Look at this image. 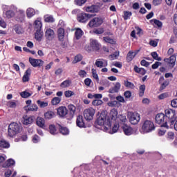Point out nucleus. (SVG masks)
Listing matches in <instances>:
<instances>
[{
    "mask_svg": "<svg viewBox=\"0 0 177 177\" xmlns=\"http://www.w3.org/2000/svg\"><path fill=\"white\" fill-rule=\"evenodd\" d=\"M78 75H80L81 78H85L86 77V71L84 70H80L78 72Z\"/></svg>",
    "mask_w": 177,
    "mask_h": 177,
    "instance_id": "052dcab7",
    "label": "nucleus"
},
{
    "mask_svg": "<svg viewBox=\"0 0 177 177\" xmlns=\"http://www.w3.org/2000/svg\"><path fill=\"white\" fill-rule=\"evenodd\" d=\"M102 24H103V18L101 17H95L91 19L87 26L90 28H94L96 27H100V26H102Z\"/></svg>",
    "mask_w": 177,
    "mask_h": 177,
    "instance_id": "0eeeda50",
    "label": "nucleus"
},
{
    "mask_svg": "<svg viewBox=\"0 0 177 177\" xmlns=\"http://www.w3.org/2000/svg\"><path fill=\"white\" fill-rule=\"evenodd\" d=\"M95 66L102 68V67H107L108 63L106 59H97L95 62Z\"/></svg>",
    "mask_w": 177,
    "mask_h": 177,
    "instance_id": "aec40b11",
    "label": "nucleus"
},
{
    "mask_svg": "<svg viewBox=\"0 0 177 177\" xmlns=\"http://www.w3.org/2000/svg\"><path fill=\"white\" fill-rule=\"evenodd\" d=\"M68 109L71 115L73 117L75 114V111H77V107L74 104H71L68 106Z\"/></svg>",
    "mask_w": 177,
    "mask_h": 177,
    "instance_id": "2f4dec72",
    "label": "nucleus"
},
{
    "mask_svg": "<svg viewBox=\"0 0 177 177\" xmlns=\"http://www.w3.org/2000/svg\"><path fill=\"white\" fill-rule=\"evenodd\" d=\"M112 123H110V125L111 126ZM120 128V124L118 123H115L114 126L112 127L111 129V127H110V128L108 129V131H104V132H108L109 133H111V135H113V133H115L118 129Z\"/></svg>",
    "mask_w": 177,
    "mask_h": 177,
    "instance_id": "6ab92c4d",
    "label": "nucleus"
},
{
    "mask_svg": "<svg viewBox=\"0 0 177 177\" xmlns=\"http://www.w3.org/2000/svg\"><path fill=\"white\" fill-rule=\"evenodd\" d=\"M81 60H82V55H77L75 57L74 59H73V63H78V62H81Z\"/></svg>",
    "mask_w": 177,
    "mask_h": 177,
    "instance_id": "13d9d810",
    "label": "nucleus"
},
{
    "mask_svg": "<svg viewBox=\"0 0 177 177\" xmlns=\"http://www.w3.org/2000/svg\"><path fill=\"white\" fill-rule=\"evenodd\" d=\"M35 10L31 8H29L27 9L26 15H27V17H28V19H31V17H32V16H35Z\"/></svg>",
    "mask_w": 177,
    "mask_h": 177,
    "instance_id": "473e14b6",
    "label": "nucleus"
},
{
    "mask_svg": "<svg viewBox=\"0 0 177 177\" xmlns=\"http://www.w3.org/2000/svg\"><path fill=\"white\" fill-rule=\"evenodd\" d=\"M8 107H10L11 109H15L16 107V102L13 101H10L7 103Z\"/></svg>",
    "mask_w": 177,
    "mask_h": 177,
    "instance_id": "e2e57ef3",
    "label": "nucleus"
},
{
    "mask_svg": "<svg viewBox=\"0 0 177 177\" xmlns=\"http://www.w3.org/2000/svg\"><path fill=\"white\" fill-rule=\"evenodd\" d=\"M121 89V84L120 82H116L113 87H111L109 90V93H118Z\"/></svg>",
    "mask_w": 177,
    "mask_h": 177,
    "instance_id": "a211bd4d",
    "label": "nucleus"
},
{
    "mask_svg": "<svg viewBox=\"0 0 177 177\" xmlns=\"http://www.w3.org/2000/svg\"><path fill=\"white\" fill-rule=\"evenodd\" d=\"M127 117L129 120V122L133 125H136L139 124V121H140V114L137 112H129L127 114Z\"/></svg>",
    "mask_w": 177,
    "mask_h": 177,
    "instance_id": "423d86ee",
    "label": "nucleus"
},
{
    "mask_svg": "<svg viewBox=\"0 0 177 177\" xmlns=\"http://www.w3.org/2000/svg\"><path fill=\"white\" fill-rule=\"evenodd\" d=\"M136 55H138V51H129L127 56V62H132Z\"/></svg>",
    "mask_w": 177,
    "mask_h": 177,
    "instance_id": "bb28decb",
    "label": "nucleus"
},
{
    "mask_svg": "<svg viewBox=\"0 0 177 177\" xmlns=\"http://www.w3.org/2000/svg\"><path fill=\"white\" fill-rule=\"evenodd\" d=\"M124 86H126L127 88H129L130 89H133V88H135V85L133 84V83L129 81L124 82Z\"/></svg>",
    "mask_w": 177,
    "mask_h": 177,
    "instance_id": "8fccbe9b",
    "label": "nucleus"
},
{
    "mask_svg": "<svg viewBox=\"0 0 177 177\" xmlns=\"http://www.w3.org/2000/svg\"><path fill=\"white\" fill-rule=\"evenodd\" d=\"M37 104L41 109H45V107H48V102L45 101H41V100H38L37 101Z\"/></svg>",
    "mask_w": 177,
    "mask_h": 177,
    "instance_id": "ea45409f",
    "label": "nucleus"
},
{
    "mask_svg": "<svg viewBox=\"0 0 177 177\" xmlns=\"http://www.w3.org/2000/svg\"><path fill=\"white\" fill-rule=\"evenodd\" d=\"M21 129V125L19 124L18 123L12 122L10 124L8 129V136H10V138L16 136L17 133H20Z\"/></svg>",
    "mask_w": 177,
    "mask_h": 177,
    "instance_id": "7ed1b4c3",
    "label": "nucleus"
},
{
    "mask_svg": "<svg viewBox=\"0 0 177 177\" xmlns=\"http://www.w3.org/2000/svg\"><path fill=\"white\" fill-rule=\"evenodd\" d=\"M42 28V22H41V20L39 19H37L36 21H35V30H41Z\"/></svg>",
    "mask_w": 177,
    "mask_h": 177,
    "instance_id": "a19ab883",
    "label": "nucleus"
},
{
    "mask_svg": "<svg viewBox=\"0 0 177 177\" xmlns=\"http://www.w3.org/2000/svg\"><path fill=\"white\" fill-rule=\"evenodd\" d=\"M93 106H102L103 104V101L102 100H94L92 102Z\"/></svg>",
    "mask_w": 177,
    "mask_h": 177,
    "instance_id": "3c124183",
    "label": "nucleus"
},
{
    "mask_svg": "<svg viewBox=\"0 0 177 177\" xmlns=\"http://www.w3.org/2000/svg\"><path fill=\"white\" fill-rule=\"evenodd\" d=\"M160 66H161V62H155V64H153L152 65V68H153V70H156V68H158V67H160Z\"/></svg>",
    "mask_w": 177,
    "mask_h": 177,
    "instance_id": "338daca9",
    "label": "nucleus"
},
{
    "mask_svg": "<svg viewBox=\"0 0 177 177\" xmlns=\"http://www.w3.org/2000/svg\"><path fill=\"white\" fill-rule=\"evenodd\" d=\"M171 107L176 108L177 107V99L172 100L171 102Z\"/></svg>",
    "mask_w": 177,
    "mask_h": 177,
    "instance_id": "774afa93",
    "label": "nucleus"
},
{
    "mask_svg": "<svg viewBox=\"0 0 177 177\" xmlns=\"http://www.w3.org/2000/svg\"><path fill=\"white\" fill-rule=\"evenodd\" d=\"M11 165H15V160L12 159H9L5 162L3 167L5 168L6 167H11Z\"/></svg>",
    "mask_w": 177,
    "mask_h": 177,
    "instance_id": "a18cd8bd",
    "label": "nucleus"
},
{
    "mask_svg": "<svg viewBox=\"0 0 177 177\" xmlns=\"http://www.w3.org/2000/svg\"><path fill=\"white\" fill-rule=\"evenodd\" d=\"M64 95L66 97H71V96H74L75 93L73 91L68 90L64 92Z\"/></svg>",
    "mask_w": 177,
    "mask_h": 177,
    "instance_id": "4d7b16f0",
    "label": "nucleus"
},
{
    "mask_svg": "<svg viewBox=\"0 0 177 177\" xmlns=\"http://www.w3.org/2000/svg\"><path fill=\"white\" fill-rule=\"evenodd\" d=\"M90 46L91 47L89 46L85 47L86 50L88 52H91L92 49L93 50H99L100 48V44H99V42L96 39H91Z\"/></svg>",
    "mask_w": 177,
    "mask_h": 177,
    "instance_id": "1a4fd4ad",
    "label": "nucleus"
},
{
    "mask_svg": "<svg viewBox=\"0 0 177 177\" xmlns=\"http://www.w3.org/2000/svg\"><path fill=\"white\" fill-rule=\"evenodd\" d=\"M46 23H55V18L52 15H46L44 16Z\"/></svg>",
    "mask_w": 177,
    "mask_h": 177,
    "instance_id": "58836bf2",
    "label": "nucleus"
},
{
    "mask_svg": "<svg viewBox=\"0 0 177 177\" xmlns=\"http://www.w3.org/2000/svg\"><path fill=\"white\" fill-rule=\"evenodd\" d=\"M151 55L152 56L153 59H154V60H158V62H161V60H162V59L158 56L157 52H152Z\"/></svg>",
    "mask_w": 177,
    "mask_h": 177,
    "instance_id": "09e8293b",
    "label": "nucleus"
},
{
    "mask_svg": "<svg viewBox=\"0 0 177 177\" xmlns=\"http://www.w3.org/2000/svg\"><path fill=\"white\" fill-rule=\"evenodd\" d=\"M104 41L105 42H107L108 44H114V40L113 39L110 38V37H104Z\"/></svg>",
    "mask_w": 177,
    "mask_h": 177,
    "instance_id": "680f3d73",
    "label": "nucleus"
},
{
    "mask_svg": "<svg viewBox=\"0 0 177 177\" xmlns=\"http://www.w3.org/2000/svg\"><path fill=\"white\" fill-rule=\"evenodd\" d=\"M0 147H2L3 149H9V147H10V145L8 141L1 140L0 141Z\"/></svg>",
    "mask_w": 177,
    "mask_h": 177,
    "instance_id": "72a5a7b5",
    "label": "nucleus"
},
{
    "mask_svg": "<svg viewBox=\"0 0 177 177\" xmlns=\"http://www.w3.org/2000/svg\"><path fill=\"white\" fill-rule=\"evenodd\" d=\"M49 131L51 135H56L59 132V131L57 130V127H56L55 124H50L49 126Z\"/></svg>",
    "mask_w": 177,
    "mask_h": 177,
    "instance_id": "7c9ffc66",
    "label": "nucleus"
},
{
    "mask_svg": "<svg viewBox=\"0 0 177 177\" xmlns=\"http://www.w3.org/2000/svg\"><path fill=\"white\" fill-rule=\"evenodd\" d=\"M61 102L62 97H55L51 100V104H53V106H57V104H59V103H60Z\"/></svg>",
    "mask_w": 177,
    "mask_h": 177,
    "instance_id": "4c0bfd02",
    "label": "nucleus"
},
{
    "mask_svg": "<svg viewBox=\"0 0 177 177\" xmlns=\"http://www.w3.org/2000/svg\"><path fill=\"white\" fill-rule=\"evenodd\" d=\"M118 56H120V52H115L113 54L110 55L109 56V60H115V59H118Z\"/></svg>",
    "mask_w": 177,
    "mask_h": 177,
    "instance_id": "49530a36",
    "label": "nucleus"
},
{
    "mask_svg": "<svg viewBox=\"0 0 177 177\" xmlns=\"http://www.w3.org/2000/svg\"><path fill=\"white\" fill-rule=\"evenodd\" d=\"M58 128L59 129V132L62 134V135H68L69 133V131L68 129H67L66 127H62L60 125H58Z\"/></svg>",
    "mask_w": 177,
    "mask_h": 177,
    "instance_id": "e433bc0d",
    "label": "nucleus"
},
{
    "mask_svg": "<svg viewBox=\"0 0 177 177\" xmlns=\"http://www.w3.org/2000/svg\"><path fill=\"white\" fill-rule=\"evenodd\" d=\"M57 113L59 117H66L67 115V108L66 106H59L57 109Z\"/></svg>",
    "mask_w": 177,
    "mask_h": 177,
    "instance_id": "dca6fc26",
    "label": "nucleus"
},
{
    "mask_svg": "<svg viewBox=\"0 0 177 177\" xmlns=\"http://www.w3.org/2000/svg\"><path fill=\"white\" fill-rule=\"evenodd\" d=\"M116 100H118V102H120V103H125V99H124V97L121 95H118V97H116Z\"/></svg>",
    "mask_w": 177,
    "mask_h": 177,
    "instance_id": "69168bd1",
    "label": "nucleus"
},
{
    "mask_svg": "<svg viewBox=\"0 0 177 177\" xmlns=\"http://www.w3.org/2000/svg\"><path fill=\"white\" fill-rule=\"evenodd\" d=\"M96 111H95V109L93 108H88L86 109L84 111V117L86 121H91V120H93V116L95 115V113Z\"/></svg>",
    "mask_w": 177,
    "mask_h": 177,
    "instance_id": "6e6552de",
    "label": "nucleus"
},
{
    "mask_svg": "<svg viewBox=\"0 0 177 177\" xmlns=\"http://www.w3.org/2000/svg\"><path fill=\"white\" fill-rule=\"evenodd\" d=\"M85 10L90 13H96L99 10V7H97V6L92 5L91 6L86 7Z\"/></svg>",
    "mask_w": 177,
    "mask_h": 177,
    "instance_id": "5701e85b",
    "label": "nucleus"
},
{
    "mask_svg": "<svg viewBox=\"0 0 177 177\" xmlns=\"http://www.w3.org/2000/svg\"><path fill=\"white\" fill-rule=\"evenodd\" d=\"M91 74L93 78L96 80V81H99V75H97V73H96V69H92L91 70Z\"/></svg>",
    "mask_w": 177,
    "mask_h": 177,
    "instance_id": "6e6d98bb",
    "label": "nucleus"
},
{
    "mask_svg": "<svg viewBox=\"0 0 177 177\" xmlns=\"http://www.w3.org/2000/svg\"><path fill=\"white\" fill-rule=\"evenodd\" d=\"M76 124L79 128H84L85 127V123H84V118L82 115L77 116Z\"/></svg>",
    "mask_w": 177,
    "mask_h": 177,
    "instance_id": "a878e982",
    "label": "nucleus"
},
{
    "mask_svg": "<svg viewBox=\"0 0 177 177\" xmlns=\"http://www.w3.org/2000/svg\"><path fill=\"white\" fill-rule=\"evenodd\" d=\"M117 115H118V112L115 109H112L108 116V121L110 123L115 122L118 118Z\"/></svg>",
    "mask_w": 177,
    "mask_h": 177,
    "instance_id": "9b49d317",
    "label": "nucleus"
},
{
    "mask_svg": "<svg viewBox=\"0 0 177 177\" xmlns=\"http://www.w3.org/2000/svg\"><path fill=\"white\" fill-rule=\"evenodd\" d=\"M85 2H86V0H75V3L77 6H82Z\"/></svg>",
    "mask_w": 177,
    "mask_h": 177,
    "instance_id": "bf43d9fd",
    "label": "nucleus"
},
{
    "mask_svg": "<svg viewBox=\"0 0 177 177\" xmlns=\"http://www.w3.org/2000/svg\"><path fill=\"white\" fill-rule=\"evenodd\" d=\"M25 110L26 111H38V106L35 104L28 105L25 106Z\"/></svg>",
    "mask_w": 177,
    "mask_h": 177,
    "instance_id": "c85d7f7f",
    "label": "nucleus"
},
{
    "mask_svg": "<svg viewBox=\"0 0 177 177\" xmlns=\"http://www.w3.org/2000/svg\"><path fill=\"white\" fill-rule=\"evenodd\" d=\"M122 128L123 129L124 133L127 135V136H129L131 135H133V133H136V130H133V129H132V127L129 125L123 124Z\"/></svg>",
    "mask_w": 177,
    "mask_h": 177,
    "instance_id": "ddd939ff",
    "label": "nucleus"
},
{
    "mask_svg": "<svg viewBox=\"0 0 177 177\" xmlns=\"http://www.w3.org/2000/svg\"><path fill=\"white\" fill-rule=\"evenodd\" d=\"M145 91H146V86L142 84L141 86H140V96H143V95H145Z\"/></svg>",
    "mask_w": 177,
    "mask_h": 177,
    "instance_id": "5fc2aeb1",
    "label": "nucleus"
},
{
    "mask_svg": "<svg viewBox=\"0 0 177 177\" xmlns=\"http://www.w3.org/2000/svg\"><path fill=\"white\" fill-rule=\"evenodd\" d=\"M131 16H132V12H131L129 11H124V12L123 18H124V20H128V19H129V17H131Z\"/></svg>",
    "mask_w": 177,
    "mask_h": 177,
    "instance_id": "864d4df0",
    "label": "nucleus"
},
{
    "mask_svg": "<svg viewBox=\"0 0 177 177\" xmlns=\"http://www.w3.org/2000/svg\"><path fill=\"white\" fill-rule=\"evenodd\" d=\"M84 35V31L80 28L75 29V38L78 40Z\"/></svg>",
    "mask_w": 177,
    "mask_h": 177,
    "instance_id": "393cba45",
    "label": "nucleus"
},
{
    "mask_svg": "<svg viewBox=\"0 0 177 177\" xmlns=\"http://www.w3.org/2000/svg\"><path fill=\"white\" fill-rule=\"evenodd\" d=\"M45 37L48 41H53L55 37V30L50 28H47L45 31Z\"/></svg>",
    "mask_w": 177,
    "mask_h": 177,
    "instance_id": "f8f14e48",
    "label": "nucleus"
},
{
    "mask_svg": "<svg viewBox=\"0 0 177 177\" xmlns=\"http://www.w3.org/2000/svg\"><path fill=\"white\" fill-rule=\"evenodd\" d=\"M36 124L37 127H39V128H42L43 129L46 128L45 125V119L41 117H38L36 120Z\"/></svg>",
    "mask_w": 177,
    "mask_h": 177,
    "instance_id": "4be33fe9",
    "label": "nucleus"
},
{
    "mask_svg": "<svg viewBox=\"0 0 177 177\" xmlns=\"http://www.w3.org/2000/svg\"><path fill=\"white\" fill-rule=\"evenodd\" d=\"M168 96H169L168 93H164L158 95V99H160V100H162V99H165L168 97Z\"/></svg>",
    "mask_w": 177,
    "mask_h": 177,
    "instance_id": "0e129e2a",
    "label": "nucleus"
},
{
    "mask_svg": "<svg viewBox=\"0 0 177 177\" xmlns=\"http://www.w3.org/2000/svg\"><path fill=\"white\" fill-rule=\"evenodd\" d=\"M35 38L37 41H42V38H44V32L40 30H36L35 33Z\"/></svg>",
    "mask_w": 177,
    "mask_h": 177,
    "instance_id": "b1692460",
    "label": "nucleus"
},
{
    "mask_svg": "<svg viewBox=\"0 0 177 177\" xmlns=\"http://www.w3.org/2000/svg\"><path fill=\"white\" fill-rule=\"evenodd\" d=\"M22 122L24 125H30L34 122V118L32 116L24 115Z\"/></svg>",
    "mask_w": 177,
    "mask_h": 177,
    "instance_id": "f3484780",
    "label": "nucleus"
},
{
    "mask_svg": "<svg viewBox=\"0 0 177 177\" xmlns=\"http://www.w3.org/2000/svg\"><path fill=\"white\" fill-rule=\"evenodd\" d=\"M13 28L17 34H23L24 32L23 28L20 26H15Z\"/></svg>",
    "mask_w": 177,
    "mask_h": 177,
    "instance_id": "c03bdc74",
    "label": "nucleus"
},
{
    "mask_svg": "<svg viewBox=\"0 0 177 177\" xmlns=\"http://www.w3.org/2000/svg\"><path fill=\"white\" fill-rule=\"evenodd\" d=\"M97 122L98 125L103 126V131H109V128L111 127L109 119H107V114H106V112L101 113L97 120Z\"/></svg>",
    "mask_w": 177,
    "mask_h": 177,
    "instance_id": "f03ea898",
    "label": "nucleus"
},
{
    "mask_svg": "<svg viewBox=\"0 0 177 177\" xmlns=\"http://www.w3.org/2000/svg\"><path fill=\"white\" fill-rule=\"evenodd\" d=\"M151 24L154 26V27H158L159 28L162 27V22L157 19H152L150 21Z\"/></svg>",
    "mask_w": 177,
    "mask_h": 177,
    "instance_id": "f704fd0d",
    "label": "nucleus"
},
{
    "mask_svg": "<svg viewBox=\"0 0 177 177\" xmlns=\"http://www.w3.org/2000/svg\"><path fill=\"white\" fill-rule=\"evenodd\" d=\"M31 95H32V93L28 92L27 91L20 93V96H21L24 99H27V97H30Z\"/></svg>",
    "mask_w": 177,
    "mask_h": 177,
    "instance_id": "37998d69",
    "label": "nucleus"
},
{
    "mask_svg": "<svg viewBox=\"0 0 177 177\" xmlns=\"http://www.w3.org/2000/svg\"><path fill=\"white\" fill-rule=\"evenodd\" d=\"M70 85H71V80H66L64 81L62 83H61L60 86L61 88H68Z\"/></svg>",
    "mask_w": 177,
    "mask_h": 177,
    "instance_id": "79ce46f5",
    "label": "nucleus"
},
{
    "mask_svg": "<svg viewBox=\"0 0 177 177\" xmlns=\"http://www.w3.org/2000/svg\"><path fill=\"white\" fill-rule=\"evenodd\" d=\"M165 113L168 120L162 127L165 128H174V124L176 121V111L171 109H167L165 111Z\"/></svg>",
    "mask_w": 177,
    "mask_h": 177,
    "instance_id": "f257e3e1",
    "label": "nucleus"
},
{
    "mask_svg": "<svg viewBox=\"0 0 177 177\" xmlns=\"http://www.w3.org/2000/svg\"><path fill=\"white\" fill-rule=\"evenodd\" d=\"M3 9L5 16L7 19H12V17H15V16H16V13L19 12V8L14 5L4 6Z\"/></svg>",
    "mask_w": 177,
    "mask_h": 177,
    "instance_id": "20e7f679",
    "label": "nucleus"
},
{
    "mask_svg": "<svg viewBox=\"0 0 177 177\" xmlns=\"http://www.w3.org/2000/svg\"><path fill=\"white\" fill-rule=\"evenodd\" d=\"M29 62L30 63L31 66H32V67H41V66L44 65V61L32 57L29 58Z\"/></svg>",
    "mask_w": 177,
    "mask_h": 177,
    "instance_id": "4468645a",
    "label": "nucleus"
},
{
    "mask_svg": "<svg viewBox=\"0 0 177 177\" xmlns=\"http://www.w3.org/2000/svg\"><path fill=\"white\" fill-rule=\"evenodd\" d=\"M157 124H162L165 120V115L164 113H158L155 118Z\"/></svg>",
    "mask_w": 177,
    "mask_h": 177,
    "instance_id": "412c9836",
    "label": "nucleus"
},
{
    "mask_svg": "<svg viewBox=\"0 0 177 177\" xmlns=\"http://www.w3.org/2000/svg\"><path fill=\"white\" fill-rule=\"evenodd\" d=\"M46 120H52L55 117V112L49 111L44 114Z\"/></svg>",
    "mask_w": 177,
    "mask_h": 177,
    "instance_id": "c9c22d12",
    "label": "nucleus"
},
{
    "mask_svg": "<svg viewBox=\"0 0 177 177\" xmlns=\"http://www.w3.org/2000/svg\"><path fill=\"white\" fill-rule=\"evenodd\" d=\"M164 62L167 63L169 67L173 68V67H175V64H176V55L174 54L169 58H165Z\"/></svg>",
    "mask_w": 177,
    "mask_h": 177,
    "instance_id": "9d476101",
    "label": "nucleus"
},
{
    "mask_svg": "<svg viewBox=\"0 0 177 177\" xmlns=\"http://www.w3.org/2000/svg\"><path fill=\"white\" fill-rule=\"evenodd\" d=\"M57 37L59 41H62L64 39V28H59L57 30Z\"/></svg>",
    "mask_w": 177,
    "mask_h": 177,
    "instance_id": "cd10ccee",
    "label": "nucleus"
},
{
    "mask_svg": "<svg viewBox=\"0 0 177 177\" xmlns=\"http://www.w3.org/2000/svg\"><path fill=\"white\" fill-rule=\"evenodd\" d=\"M120 121L123 123V125H125V123L127 122V116L124 115H120L118 116L117 121Z\"/></svg>",
    "mask_w": 177,
    "mask_h": 177,
    "instance_id": "de8ad7c7",
    "label": "nucleus"
},
{
    "mask_svg": "<svg viewBox=\"0 0 177 177\" xmlns=\"http://www.w3.org/2000/svg\"><path fill=\"white\" fill-rule=\"evenodd\" d=\"M30 75H31V69H28L24 75L23 76V82H28L30 80Z\"/></svg>",
    "mask_w": 177,
    "mask_h": 177,
    "instance_id": "c756f323",
    "label": "nucleus"
},
{
    "mask_svg": "<svg viewBox=\"0 0 177 177\" xmlns=\"http://www.w3.org/2000/svg\"><path fill=\"white\" fill-rule=\"evenodd\" d=\"M91 17V15L86 13H82L77 16V21L80 23H86L89 18Z\"/></svg>",
    "mask_w": 177,
    "mask_h": 177,
    "instance_id": "2eb2a0df",
    "label": "nucleus"
},
{
    "mask_svg": "<svg viewBox=\"0 0 177 177\" xmlns=\"http://www.w3.org/2000/svg\"><path fill=\"white\" fill-rule=\"evenodd\" d=\"M156 129V127L154 126V123L151 120H145L142 123V126L141 128L142 133H149V132H152Z\"/></svg>",
    "mask_w": 177,
    "mask_h": 177,
    "instance_id": "39448f33",
    "label": "nucleus"
},
{
    "mask_svg": "<svg viewBox=\"0 0 177 177\" xmlns=\"http://www.w3.org/2000/svg\"><path fill=\"white\" fill-rule=\"evenodd\" d=\"M93 32L94 34H97V35H99L103 34L104 32V29H103L102 28L94 29Z\"/></svg>",
    "mask_w": 177,
    "mask_h": 177,
    "instance_id": "603ef678",
    "label": "nucleus"
}]
</instances>
